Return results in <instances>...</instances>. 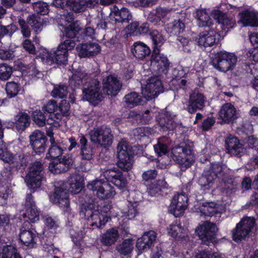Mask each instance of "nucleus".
I'll use <instances>...</instances> for the list:
<instances>
[{"instance_id":"1","label":"nucleus","mask_w":258,"mask_h":258,"mask_svg":"<svg viewBox=\"0 0 258 258\" xmlns=\"http://www.w3.org/2000/svg\"><path fill=\"white\" fill-rule=\"evenodd\" d=\"M54 186L55 190L50 197V201L61 208H68L70 206L68 191L74 194L79 193L83 187L82 180L78 174L75 173L71 175L67 182L55 181Z\"/></svg>"},{"instance_id":"2","label":"nucleus","mask_w":258,"mask_h":258,"mask_svg":"<svg viewBox=\"0 0 258 258\" xmlns=\"http://www.w3.org/2000/svg\"><path fill=\"white\" fill-rule=\"evenodd\" d=\"M237 62V57L234 53L220 51L212 54L210 64L216 70L226 72L233 70Z\"/></svg>"},{"instance_id":"3","label":"nucleus","mask_w":258,"mask_h":258,"mask_svg":"<svg viewBox=\"0 0 258 258\" xmlns=\"http://www.w3.org/2000/svg\"><path fill=\"white\" fill-rule=\"evenodd\" d=\"M117 157L118 167L124 171H128L133 167V153L132 147L128 143L124 140L119 142L117 146Z\"/></svg>"},{"instance_id":"4","label":"nucleus","mask_w":258,"mask_h":258,"mask_svg":"<svg viewBox=\"0 0 258 258\" xmlns=\"http://www.w3.org/2000/svg\"><path fill=\"white\" fill-rule=\"evenodd\" d=\"M43 165L39 161H35L30 165L25 178L29 188L35 189L40 187L43 177Z\"/></svg>"},{"instance_id":"5","label":"nucleus","mask_w":258,"mask_h":258,"mask_svg":"<svg viewBox=\"0 0 258 258\" xmlns=\"http://www.w3.org/2000/svg\"><path fill=\"white\" fill-rule=\"evenodd\" d=\"M93 77H96L97 75L92 74V78L89 79L83 90V99L91 103L101 101L103 99L100 91L101 83L98 78H93Z\"/></svg>"},{"instance_id":"6","label":"nucleus","mask_w":258,"mask_h":258,"mask_svg":"<svg viewBox=\"0 0 258 258\" xmlns=\"http://www.w3.org/2000/svg\"><path fill=\"white\" fill-rule=\"evenodd\" d=\"M229 172L227 169V166L220 164H213L209 170L204 171L203 174L199 178V184L206 189H209L213 184L214 180L223 176L221 172Z\"/></svg>"},{"instance_id":"7","label":"nucleus","mask_w":258,"mask_h":258,"mask_svg":"<svg viewBox=\"0 0 258 258\" xmlns=\"http://www.w3.org/2000/svg\"><path fill=\"white\" fill-rule=\"evenodd\" d=\"M87 187L101 200L112 198L115 195L113 187L102 179L92 180L88 183Z\"/></svg>"},{"instance_id":"8","label":"nucleus","mask_w":258,"mask_h":258,"mask_svg":"<svg viewBox=\"0 0 258 258\" xmlns=\"http://www.w3.org/2000/svg\"><path fill=\"white\" fill-rule=\"evenodd\" d=\"M218 231L216 224L206 221L196 228L195 232L203 244L209 245L215 241Z\"/></svg>"},{"instance_id":"9","label":"nucleus","mask_w":258,"mask_h":258,"mask_svg":"<svg viewBox=\"0 0 258 258\" xmlns=\"http://www.w3.org/2000/svg\"><path fill=\"white\" fill-rule=\"evenodd\" d=\"M191 150L188 146H175L172 149V158L183 171L189 167L194 162Z\"/></svg>"},{"instance_id":"10","label":"nucleus","mask_w":258,"mask_h":258,"mask_svg":"<svg viewBox=\"0 0 258 258\" xmlns=\"http://www.w3.org/2000/svg\"><path fill=\"white\" fill-rule=\"evenodd\" d=\"M254 224L255 219L253 217L243 218L232 230L233 240L237 242L244 239L251 234Z\"/></svg>"},{"instance_id":"11","label":"nucleus","mask_w":258,"mask_h":258,"mask_svg":"<svg viewBox=\"0 0 258 258\" xmlns=\"http://www.w3.org/2000/svg\"><path fill=\"white\" fill-rule=\"evenodd\" d=\"M254 224L255 219L253 217L243 218L232 230L233 240L237 242L244 239L251 234Z\"/></svg>"},{"instance_id":"12","label":"nucleus","mask_w":258,"mask_h":258,"mask_svg":"<svg viewBox=\"0 0 258 258\" xmlns=\"http://www.w3.org/2000/svg\"><path fill=\"white\" fill-rule=\"evenodd\" d=\"M112 138L110 128L106 126L95 128L90 132L91 142L104 148L112 144Z\"/></svg>"},{"instance_id":"13","label":"nucleus","mask_w":258,"mask_h":258,"mask_svg":"<svg viewBox=\"0 0 258 258\" xmlns=\"http://www.w3.org/2000/svg\"><path fill=\"white\" fill-rule=\"evenodd\" d=\"M30 226L31 225L29 222H24L20 228L19 234L22 245L29 249L35 247L38 238L36 231L30 228Z\"/></svg>"},{"instance_id":"14","label":"nucleus","mask_w":258,"mask_h":258,"mask_svg":"<svg viewBox=\"0 0 258 258\" xmlns=\"http://www.w3.org/2000/svg\"><path fill=\"white\" fill-rule=\"evenodd\" d=\"M206 97L198 90H195L189 96L185 110L193 114L197 110H202L205 107Z\"/></svg>"},{"instance_id":"15","label":"nucleus","mask_w":258,"mask_h":258,"mask_svg":"<svg viewBox=\"0 0 258 258\" xmlns=\"http://www.w3.org/2000/svg\"><path fill=\"white\" fill-rule=\"evenodd\" d=\"M73 159L71 155L67 154L55 160L49 164V170L54 174L68 171L73 165Z\"/></svg>"},{"instance_id":"16","label":"nucleus","mask_w":258,"mask_h":258,"mask_svg":"<svg viewBox=\"0 0 258 258\" xmlns=\"http://www.w3.org/2000/svg\"><path fill=\"white\" fill-rule=\"evenodd\" d=\"M162 89L160 80L157 77H151L142 90V94L147 100H151L157 97Z\"/></svg>"},{"instance_id":"17","label":"nucleus","mask_w":258,"mask_h":258,"mask_svg":"<svg viewBox=\"0 0 258 258\" xmlns=\"http://www.w3.org/2000/svg\"><path fill=\"white\" fill-rule=\"evenodd\" d=\"M102 85L104 93L111 96H115L122 87L121 82L113 75H109L104 78Z\"/></svg>"},{"instance_id":"18","label":"nucleus","mask_w":258,"mask_h":258,"mask_svg":"<svg viewBox=\"0 0 258 258\" xmlns=\"http://www.w3.org/2000/svg\"><path fill=\"white\" fill-rule=\"evenodd\" d=\"M30 145L36 154L43 153L46 149L47 139L44 134L39 131H34L30 136Z\"/></svg>"},{"instance_id":"19","label":"nucleus","mask_w":258,"mask_h":258,"mask_svg":"<svg viewBox=\"0 0 258 258\" xmlns=\"http://www.w3.org/2000/svg\"><path fill=\"white\" fill-rule=\"evenodd\" d=\"M188 198L184 194L175 195L170 206V211L175 217L181 216L187 207Z\"/></svg>"},{"instance_id":"20","label":"nucleus","mask_w":258,"mask_h":258,"mask_svg":"<svg viewBox=\"0 0 258 258\" xmlns=\"http://www.w3.org/2000/svg\"><path fill=\"white\" fill-rule=\"evenodd\" d=\"M227 169L229 172H226V173L224 171H221L220 173L223 176L219 177V179L224 182L225 192L230 196L236 191L239 181L236 178H233V172L227 167Z\"/></svg>"},{"instance_id":"21","label":"nucleus","mask_w":258,"mask_h":258,"mask_svg":"<svg viewBox=\"0 0 258 258\" xmlns=\"http://www.w3.org/2000/svg\"><path fill=\"white\" fill-rule=\"evenodd\" d=\"M225 151L233 156H239L243 152V145L235 137L230 135L225 140Z\"/></svg>"},{"instance_id":"22","label":"nucleus","mask_w":258,"mask_h":258,"mask_svg":"<svg viewBox=\"0 0 258 258\" xmlns=\"http://www.w3.org/2000/svg\"><path fill=\"white\" fill-rule=\"evenodd\" d=\"M151 63L156 66L159 72L164 73L169 67L170 62L166 56L160 53V49L153 50L151 57Z\"/></svg>"},{"instance_id":"23","label":"nucleus","mask_w":258,"mask_h":258,"mask_svg":"<svg viewBox=\"0 0 258 258\" xmlns=\"http://www.w3.org/2000/svg\"><path fill=\"white\" fill-rule=\"evenodd\" d=\"M85 216L88 217L91 226H95L98 228L104 226L110 219L109 216H103L100 214L98 211L95 210H86Z\"/></svg>"},{"instance_id":"24","label":"nucleus","mask_w":258,"mask_h":258,"mask_svg":"<svg viewBox=\"0 0 258 258\" xmlns=\"http://www.w3.org/2000/svg\"><path fill=\"white\" fill-rule=\"evenodd\" d=\"M214 18L217 20L218 26L225 32H228L235 25V21L228 17L227 15L219 10H215L213 12Z\"/></svg>"},{"instance_id":"25","label":"nucleus","mask_w":258,"mask_h":258,"mask_svg":"<svg viewBox=\"0 0 258 258\" xmlns=\"http://www.w3.org/2000/svg\"><path fill=\"white\" fill-rule=\"evenodd\" d=\"M219 113L220 118L224 122L227 123L232 122L237 117L236 108L230 103L223 104Z\"/></svg>"},{"instance_id":"26","label":"nucleus","mask_w":258,"mask_h":258,"mask_svg":"<svg viewBox=\"0 0 258 258\" xmlns=\"http://www.w3.org/2000/svg\"><path fill=\"white\" fill-rule=\"evenodd\" d=\"M156 238V234L154 231L150 230L145 232L136 243V247L141 251H146L150 248Z\"/></svg>"},{"instance_id":"27","label":"nucleus","mask_w":258,"mask_h":258,"mask_svg":"<svg viewBox=\"0 0 258 258\" xmlns=\"http://www.w3.org/2000/svg\"><path fill=\"white\" fill-rule=\"evenodd\" d=\"M218 36L214 31H204L200 33L198 43L205 47L212 46L217 42Z\"/></svg>"},{"instance_id":"28","label":"nucleus","mask_w":258,"mask_h":258,"mask_svg":"<svg viewBox=\"0 0 258 258\" xmlns=\"http://www.w3.org/2000/svg\"><path fill=\"white\" fill-rule=\"evenodd\" d=\"M60 114H50L47 119L42 111L40 110H36L33 112L32 117L35 123L39 126H43L47 122L49 124H53L56 119H60Z\"/></svg>"},{"instance_id":"29","label":"nucleus","mask_w":258,"mask_h":258,"mask_svg":"<svg viewBox=\"0 0 258 258\" xmlns=\"http://www.w3.org/2000/svg\"><path fill=\"white\" fill-rule=\"evenodd\" d=\"M111 15L116 23H128L133 16L130 11L125 8L119 9L116 6L111 9Z\"/></svg>"},{"instance_id":"30","label":"nucleus","mask_w":258,"mask_h":258,"mask_svg":"<svg viewBox=\"0 0 258 258\" xmlns=\"http://www.w3.org/2000/svg\"><path fill=\"white\" fill-rule=\"evenodd\" d=\"M14 125L16 130L20 133L24 131L30 124L29 115L25 113L20 112L14 116Z\"/></svg>"},{"instance_id":"31","label":"nucleus","mask_w":258,"mask_h":258,"mask_svg":"<svg viewBox=\"0 0 258 258\" xmlns=\"http://www.w3.org/2000/svg\"><path fill=\"white\" fill-rule=\"evenodd\" d=\"M92 74L85 72H78L73 75L69 80V85L72 88H79L85 83H87Z\"/></svg>"},{"instance_id":"32","label":"nucleus","mask_w":258,"mask_h":258,"mask_svg":"<svg viewBox=\"0 0 258 258\" xmlns=\"http://www.w3.org/2000/svg\"><path fill=\"white\" fill-rule=\"evenodd\" d=\"M119 235V232L116 229H109L102 235L101 242L104 245L110 246L117 240Z\"/></svg>"},{"instance_id":"33","label":"nucleus","mask_w":258,"mask_h":258,"mask_svg":"<svg viewBox=\"0 0 258 258\" xmlns=\"http://www.w3.org/2000/svg\"><path fill=\"white\" fill-rule=\"evenodd\" d=\"M132 49L134 55L139 59H143L148 56L151 50L149 47L143 42L139 41L135 42Z\"/></svg>"},{"instance_id":"34","label":"nucleus","mask_w":258,"mask_h":258,"mask_svg":"<svg viewBox=\"0 0 258 258\" xmlns=\"http://www.w3.org/2000/svg\"><path fill=\"white\" fill-rule=\"evenodd\" d=\"M0 258H21L13 245L0 243Z\"/></svg>"},{"instance_id":"35","label":"nucleus","mask_w":258,"mask_h":258,"mask_svg":"<svg viewBox=\"0 0 258 258\" xmlns=\"http://www.w3.org/2000/svg\"><path fill=\"white\" fill-rule=\"evenodd\" d=\"M87 140L83 136L79 137V144L81 146L80 155L83 160H90L93 156L92 148L87 145Z\"/></svg>"},{"instance_id":"36","label":"nucleus","mask_w":258,"mask_h":258,"mask_svg":"<svg viewBox=\"0 0 258 258\" xmlns=\"http://www.w3.org/2000/svg\"><path fill=\"white\" fill-rule=\"evenodd\" d=\"M115 249L121 255H127L131 254L134 249L133 239L127 238L123 240L116 245Z\"/></svg>"},{"instance_id":"37","label":"nucleus","mask_w":258,"mask_h":258,"mask_svg":"<svg viewBox=\"0 0 258 258\" xmlns=\"http://www.w3.org/2000/svg\"><path fill=\"white\" fill-rule=\"evenodd\" d=\"M195 17L198 20L199 27H210L213 24L212 18H210L206 10H197Z\"/></svg>"},{"instance_id":"38","label":"nucleus","mask_w":258,"mask_h":258,"mask_svg":"<svg viewBox=\"0 0 258 258\" xmlns=\"http://www.w3.org/2000/svg\"><path fill=\"white\" fill-rule=\"evenodd\" d=\"M184 29V23L179 19L167 23L166 26V31L174 35L183 32Z\"/></svg>"},{"instance_id":"39","label":"nucleus","mask_w":258,"mask_h":258,"mask_svg":"<svg viewBox=\"0 0 258 258\" xmlns=\"http://www.w3.org/2000/svg\"><path fill=\"white\" fill-rule=\"evenodd\" d=\"M124 100L130 108L142 104V96L135 92H132L125 95Z\"/></svg>"},{"instance_id":"40","label":"nucleus","mask_w":258,"mask_h":258,"mask_svg":"<svg viewBox=\"0 0 258 258\" xmlns=\"http://www.w3.org/2000/svg\"><path fill=\"white\" fill-rule=\"evenodd\" d=\"M66 149V148L62 143L54 142L51 143L48 154L51 158H58Z\"/></svg>"},{"instance_id":"41","label":"nucleus","mask_w":258,"mask_h":258,"mask_svg":"<svg viewBox=\"0 0 258 258\" xmlns=\"http://www.w3.org/2000/svg\"><path fill=\"white\" fill-rule=\"evenodd\" d=\"M54 62L59 65H66L68 61V52L65 49L59 48L53 51Z\"/></svg>"},{"instance_id":"42","label":"nucleus","mask_w":258,"mask_h":258,"mask_svg":"<svg viewBox=\"0 0 258 258\" xmlns=\"http://www.w3.org/2000/svg\"><path fill=\"white\" fill-rule=\"evenodd\" d=\"M168 233L174 238H182L184 237L185 229L183 228L180 224L177 222L170 224L167 228Z\"/></svg>"},{"instance_id":"43","label":"nucleus","mask_w":258,"mask_h":258,"mask_svg":"<svg viewBox=\"0 0 258 258\" xmlns=\"http://www.w3.org/2000/svg\"><path fill=\"white\" fill-rule=\"evenodd\" d=\"M159 124L163 131L172 130L175 127L176 123L172 117L168 116L167 114H164L158 120Z\"/></svg>"},{"instance_id":"44","label":"nucleus","mask_w":258,"mask_h":258,"mask_svg":"<svg viewBox=\"0 0 258 258\" xmlns=\"http://www.w3.org/2000/svg\"><path fill=\"white\" fill-rule=\"evenodd\" d=\"M257 14L258 13L253 11H246L241 12L240 15L245 26H252Z\"/></svg>"},{"instance_id":"45","label":"nucleus","mask_w":258,"mask_h":258,"mask_svg":"<svg viewBox=\"0 0 258 258\" xmlns=\"http://www.w3.org/2000/svg\"><path fill=\"white\" fill-rule=\"evenodd\" d=\"M201 213L205 216H212L217 213V209L215 203H205L200 208Z\"/></svg>"},{"instance_id":"46","label":"nucleus","mask_w":258,"mask_h":258,"mask_svg":"<svg viewBox=\"0 0 258 258\" xmlns=\"http://www.w3.org/2000/svg\"><path fill=\"white\" fill-rule=\"evenodd\" d=\"M150 35L153 42V50L160 49L164 42L163 35L158 31L154 30L150 32Z\"/></svg>"},{"instance_id":"47","label":"nucleus","mask_w":258,"mask_h":258,"mask_svg":"<svg viewBox=\"0 0 258 258\" xmlns=\"http://www.w3.org/2000/svg\"><path fill=\"white\" fill-rule=\"evenodd\" d=\"M27 23L30 25L37 33L42 29V23L41 18L35 15H29L27 19Z\"/></svg>"},{"instance_id":"48","label":"nucleus","mask_w":258,"mask_h":258,"mask_svg":"<svg viewBox=\"0 0 258 258\" xmlns=\"http://www.w3.org/2000/svg\"><path fill=\"white\" fill-rule=\"evenodd\" d=\"M27 23L30 25L37 33L42 29V23L41 18L35 15H29L27 19Z\"/></svg>"},{"instance_id":"49","label":"nucleus","mask_w":258,"mask_h":258,"mask_svg":"<svg viewBox=\"0 0 258 258\" xmlns=\"http://www.w3.org/2000/svg\"><path fill=\"white\" fill-rule=\"evenodd\" d=\"M27 23L30 25L37 33L42 29V23L41 18L35 15H29L27 19Z\"/></svg>"},{"instance_id":"50","label":"nucleus","mask_w":258,"mask_h":258,"mask_svg":"<svg viewBox=\"0 0 258 258\" xmlns=\"http://www.w3.org/2000/svg\"><path fill=\"white\" fill-rule=\"evenodd\" d=\"M81 29L80 23L77 21L73 22L65 29L64 34L66 37L72 39L76 36Z\"/></svg>"},{"instance_id":"51","label":"nucleus","mask_w":258,"mask_h":258,"mask_svg":"<svg viewBox=\"0 0 258 258\" xmlns=\"http://www.w3.org/2000/svg\"><path fill=\"white\" fill-rule=\"evenodd\" d=\"M17 30V27L14 24H11L7 26H4L0 24V40L5 35L11 37Z\"/></svg>"},{"instance_id":"52","label":"nucleus","mask_w":258,"mask_h":258,"mask_svg":"<svg viewBox=\"0 0 258 258\" xmlns=\"http://www.w3.org/2000/svg\"><path fill=\"white\" fill-rule=\"evenodd\" d=\"M177 40L182 45L183 51L186 53H190L192 50L195 48V44L191 40L181 36H177Z\"/></svg>"},{"instance_id":"53","label":"nucleus","mask_w":258,"mask_h":258,"mask_svg":"<svg viewBox=\"0 0 258 258\" xmlns=\"http://www.w3.org/2000/svg\"><path fill=\"white\" fill-rule=\"evenodd\" d=\"M68 87L63 84L55 86L51 92V95L53 97L63 98L68 94Z\"/></svg>"},{"instance_id":"54","label":"nucleus","mask_w":258,"mask_h":258,"mask_svg":"<svg viewBox=\"0 0 258 258\" xmlns=\"http://www.w3.org/2000/svg\"><path fill=\"white\" fill-rule=\"evenodd\" d=\"M25 213L23 214L25 217L28 218L30 222L34 223L39 219V214L36 206L28 208L25 210Z\"/></svg>"},{"instance_id":"55","label":"nucleus","mask_w":258,"mask_h":258,"mask_svg":"<svg viewBox=\"0 0 258 258\" xmlns=\"http://www.w3.org/2000/svg\"><path fill=\"white\" fill-rule=\"evenodd\" d=\"M196 258H226L222 254L216 252H212L208 248L200 251L197 253Z\"/></svg>"},{"instance_id":"56","label":"nucleus","mask_w":258,"mask_h":258,"mask_svg":"<svg viewBox=\"0 0 258 258\" xmlns=\"http://www.w3.org/2000/svg\"><path fill=\"white\" fill-rule=\"evenodd\" d=\"M39 57L41 58V61L48 65H51L54 63V57L53 52H49L46 49L42 50L39 55Z\"/></svg>"},{"instance_id":"57","label":"nucleus","mask_w":258,"mask_h":258,"mask_svg":"<svg viewBox=\"0 0 258 258\" xmlns=\"http://www.w3.org/2000/svg\"><path fill=\"white\" fill-rule=\"evenodd\" d=\"M13 73L12 67L6 63L0 64V80L6 81L11 76Z\"/></svg>"},{"instance_id":"58","label":"nucleus","mask_w":258,"mask_h":258,"mask_svg":"<svg viewBox=\"0 0 258 258\" xmlns=\"http://www.w3.org/2000/svg\"><path fill=\"white\" fill-rule=\"evenodd\" d=\"M0 159L10 164L14 163L15 157L8 151L7 148H0Z\"/></svg>"},{"instance_id":"59","label":"nucleus","mask_w":258,"mask_h":258,"mask_svg":"<svg viewBox=\"0 0 258 258\" xmlns=\"http://www.w3.org/2000/svg\"><path fill=\"white\" fill-rule=\"evenodd\" d=\"M6 90L8 96L10 98H12L17 95L20 90V87L17 83L10 82L7 83Z\"/></svg>"},{"instance_id":"60","label":"nucleus","mask_w":258,"mask_h":258,"mask_svg":"<svg viewBox=\"0 0 258 258\" xmlns=\"http://www.w3.org/2000/svg\"><path fill=\"white\" fill-rule=\"evenodd\" d=\"M30 157L29 156L25 155H21L19 156V160L16 161L15 157L14 163H12L14 166L16 167L18 169H25L28 165Z\"/></svg>"},{"instance_id":"61","label":"nucleus","mask_w":258,"mask_h":258,"mask_svg":"<svg viewBox=\"0 0 258 258\" xmlns=\"http://www.w3.org/2000/svg\"><path fill=\"white\" fill-rule=\"evenodd\" d=\"M35 12L38 14L44 15L48 13V6L46 3L42 2H37L33 4Z\"/></svg>"},{"instance_id":"62","label":"nucleus","mask_w":258,"mask_h":258,"mask_svg":"<svg viewBox=\"0 0 258 258\" xmlns=\"http://www.w3.org/2000/svg\"><path fill=\"white\" fill-rule=\"evenodd\" d=\"M58 108L57 102L53 99L49 100L42 107V110L44 112L52 114Z\"/></svg>"},{"instance_id":"63","label":"nucleus","mask_w":258,"mask_h":258,"mask_svg":"<svg viewBox=\"0 0 258 258\" xmlns=\"http://www.w3.org/2000/svg\"><path fill=\"white\" fill-rule=\"evenodd\" d=\"M71 3L70 8L76 13H80L84 11L86 7L82 0H70Z\"/></svg>"},{"instance_id":"64","label":"nucleus","mask_w":258,"mask_h":258,"mask_svg":"<svg viewBox=\"0 0 258 258\" xmlns=\"http://www.w3.org/2000/svg\"><path fill=\"white\" fill-rule=\"evenodd\" d=\"M78 55L80 57H90L88 43H83L78 45L76 47Z\"/></svg>"}]
</instances>
